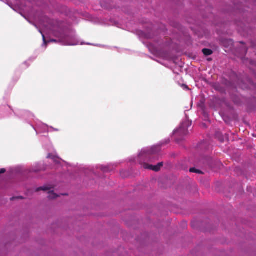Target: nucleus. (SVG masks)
<instances>
[{"label":"nucleus","mask_w":256,"mask_h":256,"mask_svg":"<svg viewBox=\"0 0 256 256\" xmlns=\"http://www.w3.org/2000/svg\"><path fill=\"white\" fill-rule=\"evenodd\" d=\"M51 188H50V187H48V186H44L42 187H40V188H38V190H43L44 191H46V190H49V192H48V193L49 194V198H55L57 197V195L54 194L52 191H50Z\"/></svg>","instance_id":"nucleus-1"},{"label":"nucleus","mask_w":256,"mask_h":256,"mask_svg":"<svg viewBox=\"0 0 256 256\" xmlns=\"http://www.w3.org/2000/svg\"><path fill=\"white\" fill-rule=\"evenodd\" d=\"M162 166V163H159L156 166L150 165L147 164H143V167L144 168L151 170L156 172L158 171Z\"/></svg>","instance_id":"nucleus-2"},{"label":"nucleus","mask_w":256,"mask_h":256,"mask_svg":"<svg viewBox=\"0 0 256 256\" xmlns=\"http://www.w3.org/2000/svg\"><path fill=\"white\" fill-rule=\"evenodd\" d=\"M190 126V123L188 120L184 122L181 125L178 130H184Z\"/></svg>","instance_id":"nucleus-3"},{"label":"nucleus","mask_w":256,"mask_h":256,"mask_svg":"<svg viewBox=\"0 0 256 256\" xmlns=\"http://www.w3.org/2000/svg\"><path fill=\"white\" fill-rule=\"evenodd\" d=\"M204 54L206 56H209L212 54V51L210 50L204 48L202 50Z\"/></svg>","instance_id":"nucleus-4"},{"label":"nucleus","mask_w":256,"mask_h":256,"mask_svg":"<svg viewBox=\"0 0 256 256\" xmlns=\"http://www.w3.org/2000/svg\"><path fill=\"white\" fill-rule=\"evenodd\" d=\"M147 152H148V154H151V153H154V150H153V148H152L151 150H142V154H140L141 155H142L143 154H146Z\"/></svg>","instance_id":"nucleus-5"},{"label":"nucleus","mask_w":256,"mask_h":256,"mask_svg":"<svg viewBox=\"0 0 256 256\" xmlns=\"http://www.w3.org/2000/svg\"><path fill=\"white\" fill-rule=\"evenodd\" d=\"M38 24L40 25V26H47V24H44V22L43 20H40L38 22Z\"/></svg>","instance_id":"nucleus-6"},{"label":"nucleus","mask_w":256,"mask_h":256,"mask_svg":"<svg viewBox=\"0 0 256 256\" xmlns=\"http://www.w3.org/2000/svg\"><path fill=\"white\" fill-rule=\"evenodd\" d=\"M190 172H196V173H200V172L198 170H196L194 168H191L190 170Z\"/></svg>","instance_id":"nucleus-7"},{"label":"nucleus","mask_w":256,"mask_h":256,"mask_svg":"<svg viewBox=\"0 0 256 256\" xmlns=\"http://www.w3.org/2000/svg\"><path fill=\"white\" fill-rule=\"evenodd\" d=\"M40 32L42 34V37H43V40H44V44H45L46 43V40H45L44 36V34H42V32L41 31V30H40Z\"/></svg>","instance_id":"nucleus-8"},{"label":"nucleus","mask_w":256,"mask_h":256,"mask_svg":"<svg viewBox=\"0 0 256 256\" xmlns=\"http://www.w3.org/2000/svg\"><path fill=\"white\" fill-rule=\"evenodd\" d=\"M6 170L4 168H2L0 170V174L4 173Z\"/></svg>","instance_id":"nucleus-9"},{"label":"nucleus","mask_w":256,"mask_h":256,"mask_svg":"<svg viewBox=\"0 0 256 256\" xmlns=\"http://www.w3.org/2000/svg\"><path fill=\"white\" fill-rule=\"evenodd\" d=\"M48 158H51V156H50V154H48ZM52 159H53V158H54L52 157Z\"/></svg>","instance_id":"nucleus-10"},{"label":"nucleus","mask_w":256,"mask_h":256,"mask_svg":"<svg viewBox=\"0 0 256 256\" xmlns=\"http://www.w3.org/2000/svg\"><path fill=\"white\" fill-rule=\"evenodd\" d=\"M44 18V20H46V22H48V19L47 18Z\"/></svg>","instance_id":"nucleus-11"},{"label":"nucleus","mask_w":256,"mask_h":256,"mask_svg":"<svg viewBox=\"0 0 256 256\" xmlns=\"http://www.w3.org/2000/svg\"><path fill=\"white\" fill-rule=\"evenodd\" d=\"M184 88H186V89H187V88H188V86H184Z\"/></svg>","instance_id":"nucleus-12"},{"label":"nucleus","mask_w":256,"mask_h":256,"mask_svg":"<svg viewBox=\"0 0 256 256\" xmlns=\"http://www.w3.org/2000/svg\"><path fill=\"white\" fill-rule=\"evenodd\" d=\"M44 128H47V126H44Z\"/></svg>","instance_id":"nucleus-13"},{"label":"nucleus","mask_w":256,"mask_h":256,"mask_svg":"<svg viewBox=\"0 0 256 256\" xmlns=\"http://www.w3.org/2000/svg\"><path fill=\"white\" fill-rule=\"evenodd\" d=\"M69 44V45H74L75 44Z\"/></svg>","instance_id":"nucleus-14"},{"label":"nucleus","mask_w":256,"mask_h":256,"mask_svg":"<svg viewBox=\"0 0 256 256\" xmlns=\"http://www.w3.org/2000/svg\"><path fill=\"white\" fill-rule=\"evenodd\" d=\"M51 41H52V42H55V40H52Z\"/></svg>","instance_id":"nucleus-15"}]
</instances>
